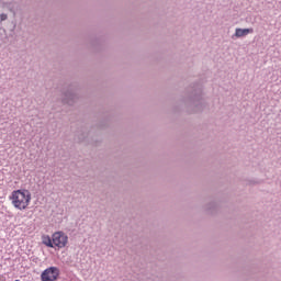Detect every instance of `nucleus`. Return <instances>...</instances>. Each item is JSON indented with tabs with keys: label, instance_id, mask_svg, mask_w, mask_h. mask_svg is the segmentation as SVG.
Here are the masks:
<instances>
[{
	"label": "nucleus",
	"instance_id": "f257e3e1",
	"mask_svg": "<svg viewBox=\"0 0 281 281\" xmlns=\"http://www.w3.org/2000/svg\"><path fill=\"white\" fill-rule=\"evenodd\" d=\"M9 201H11V205H13L15 210L23 212L27 210L30 203H32V192L27 189L14 190L11 192Z\"/></svg>",
	"mask_w": 281,
	"mask_h": 281
},
{
	"label": "nucleus",
	"instance_id": "f03ea898",
	"mask_svg": "<svg viewBox=\"0 0 281 281\" xmlns=\"http://www.w3.org/2000/svg\"><path fill=\"white\" fill-rule=\"evenodd\" d=\"M67 243H69V237L63 232H56L53 234V245L58 249H63L67 247Z\"/></svg>",
	"mask_w": 281,
	"mask_h": 281
},
{
	"label": "nucleus",
	"instance_id": "7ed1b4c3",
	"mask_svg": "<svg viewBox=\"0 0 281 281\" xmlns=\"http://www.w3.org/2000/svg\"><path fill=\"white\" fill-rule=\"evenodd\" d=\"M60 276V270L57 267H49L45 269L41 274L42 281H56Z\"/></svg>",
	"mask_w": 281,
	"mask_h": 281
},
{
	"label": "nucleus",
	"instance_id": "20e7f679",
	"mask_svg": "<svg viewBox=\"0 0 281 281\" xmlns=\"http://www.w3.org/2000/svg\"><path fill=\"white\" fill-rule=\"evenodd\" d=\"M247 34H254V29H236L235 37L243 38V36H247Z\"/></svg>",
	"mask_w": 281,
	"mask_h": 281
},
{
	"label": "nucleus",
	"instance_id": "39448f33",
	"mask_svg": "<svg viewBox=\"0 0 281 281\" xmlns=\"http://www.w3.org/2000/svg\"><path fill=\"white\" fill-rule=\"evenodd\" d=\"M42 243L46 247L54 248V235H52V237H49V235L43 236L42 237Z\"/></svg>",
	"mask_w": 281,
	"mask_h": 281
},
{
	"label": "nucleus",
	"instance_id": "423d86ee",
	"mask_svg": "<svg viewBox=\"0 0 281 281\" xmlns=\"http://www.w3.org/2000/svg\"><path fill=\"white\" fill-rule=\"evenodd\" d=\"M0 20H1V21H7V20H8V14L2 13V14L0 15Z\"/></svg>",
	"mask_w": 281,
	"mask_h": 281
},
{
	"label": "nucleus",
	"instance_id": "0eeeda50",
	"mask_svg": "<svg viewBox=\"0 0 281 281\" xmlns=\"http://www.w3.org/2000/svg\"><path fill=\"white\" fill-rule=\"evenodd\" d=\"M15 281H20V280H15Z\"/></svg>",
	"mask_w": 281,
	"mask_h": 281
}]
</instances>
